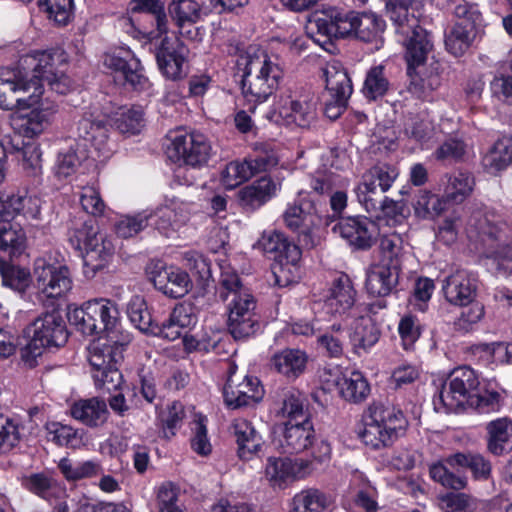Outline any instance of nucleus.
I'll return each instance as SVG.
<instances>
[{"instance_id":"49530a36","label":"nucleus","mask_w":512,"mask_h":512,"mask_svg":"<svg viewBox=\"0 0 512 512\" xmlns=\"http://www.w3.org/2000/svg\"><path fill=\"white\" fill-rule=\"evenodd\" d=\"M254 175L270 171L279 164V154L274 144L258 142L253 145V154L246 157Z\"/></svg>"},{"instance_id":"4c0bfd02","label":"nucleus","mask_w":512,"mask_h":512,"mask_svg":"<svg viewBox=\"0 0 512 512\" xmlns=\"http://www.w3.org/2000/svg\"><path fill=\"white\" fill-rule=\"evenodd\" d=\"M42 201L35 194L18 192L6 198L5 217L15 218L22 216L27 220H39L41 215Z\"/></svg>"},{"instance_id":"20e7f679","label":"nucleus","mask_w":512,"mask_h":512,"mask_svg":"<svg viewBox=\"0 0 512 512\" xmlns=\"http://www.w3.org/2000/svg\"><path fill=\"white\" fill-rule=\"evenodd\" d=\"M238 65L243 67L242 94L253 105L266 101L283 76L279 65L257 46H249L240 56Z\"/></svg>"},{"instance_id":"8fccbe9b","label":"nucleus","mask_w":512,"mask_h":512,"mask_svg":"<svg viewBox=\"0 0 512 512\" xmlns=\"http://www.w3.org/2000/svg\"><path fill=\"white\" fill-rule=\"evenodd\" d=\"M86 154H80L74 149L61 150L55 160L53 174L59 181L70 179L81 166L82 161L86 158Z\"/></svg>"},{"instance_id":"bf43d9fd","label":"nucleus","mask_w":512,"mask_h":512,"mask_svg":"<svg viewBox=\"0 0 512 512\" xmlns=\"http://www.w3.org/2000/svg\"><path fill=\"white\" fill-rule=\"evenodd\" d=\"M165 0H131L129 10L133 13L148 12L155 16L159 35L168 33V19L164 11Z\"/></svg>"},{"instance_id":"a211bd4d","label":"nucleus","mask_w":512,"mask_h":512,"mask_svg":"<svg viewBox=\"0 0 512 512\" xmlns=\"http://www.w3.org/2000/svg\"><path fill=\"white\" fill-rule=\"evenodd\" d=\"M324 75L330 96L325 105V114L330 119H337L345 110L348 98L352 94V83L347 72L336 63L328 65Z\"/></svg>"},{"instance_id":"72a5a7b5","label":"nucleus","mask_w":512,"mask_h":512,"mask_svg":"<svg viewBox=\"0 0 512 512\" xmlns=\"http://www.w3.org/2000/svg\"><path fill=\"white\" fill-rule=\"evenodd\" d=\"M487 450L502 456L512 451V420L507 417L497 418L485 426Z\"/></svg>"},{"instance_id":"79ce46f5","label":"nucleus","mask_w":512,"mask_h":512,"mask_svg":"<svg viewBox=\"0 0 512 512\" xmlns=\"http://www.w3.org/2000/svg\"><path fill=\"white\" fill-rule=\"evenodd\" d=\"M485 170L496 174L512 163V136L499 138L482 160Z\"/></svg>"},{"instance_id":"c756f323","label":"nucleus","mask_w":512,"mask_h":512,"mask_svg":"<svg viewBox=\"0 0 512 512\" xmlns=\"http://www.w3.org/2000/svg\"><path fill=\"white\" fill-rule=\"evenodd\" d=\"M77 136L97 151L105 150L108 141V125L104 115L96 112H85L77 124Z\"/></svg>"},{"instance_id":"4468645a","label":"nucleus","mask_w":512,"mask_h":512,"mask_svg":"<svg viewBox=\"0 0 512 512\" xmlns=\"http://www.w3.org/2000/svg\"><path fill=\"white\" fill-rule=\"evenodd\" d=\"M212 147L205 135L199 132H178L171 137L168 147L169 157L191 167L206 164L211 156Z\"/></svg>"},{"instance_id":"f3484780","label":"nucleus","mask_w":512,"mask_h":512,"mask_svg":"<svg viewBox=\"0 0 512 512\" xmlns=\"http://www.w3.org/2000/svg\"><path fill=\"white\" fill-rule=\"evenodd\" d=\"M279 116L286 124L308 127L316 118V100L310 93L282 92L276 102Z\"/></svg>"},{"instance_id":"ea45409f","label":"nucleus","mask_w":512,"mask_h":512,"mask_svg":"<svg viewBox=\"0 0 512 512\" xmlns=\"http://www.w3.org/2000/svg\"><path fill=\"white\" fill-rule=\"evenodd\" d=\"M234 434L238 444V455L248 460L256 454L262 445V437L246 419L239 418L233 423Z\"/></svg>"},{"instance_id":"864d4df0","label":"nucleus","mask_w":512,"mask_h":512,"mask_svg":"<svg viewBox=\"0 0 512 512\" xmlns=\"http://www.w3.org/2000/svg\"><path fill=\"white\" fill-rule=\"evenodd\" d=\"M475 29L473 25L466 26L462 22H457L446 36L445 45L447 50L454 56L463 55L475 37Z\"/></svg>"},{"instance_id":"b1692460","label":"nucleus","mask_w":512,"mask_h":512,"mask_svg":"<svg viewBox=\"0 0 512 512\" xmlns=\"http://www.w3.org/2000/svg\"><path fill=\"white\" fill-rule=\"evenodd\" d=\"M478 278L467 270H457L442 281V292L452 305L464 306L477 296Z\"/></svg>"},{"instance_id":"a18cd8bd","label":"nucleus","mask_w":512,"mask_h":512,"mask_svg":"<svg viewBox=\"0 0 512 512\" xmlns=\"http://www.w3.org/2000/svg\"><path fill=\"white\" fill-rule=\"evenodd\" d=\"M25 233L11 217L0 219V248L10 255L20 254L25 247Z\"/></svg>"},{"instance_id":"7c9ffc66","label":"nucleus","mask_w":512,"mask_h":512,"mask_svg":"<svg viewBox=\"0 0 512 512\" xmlns=\"http://www.w3.org/2000/svg\"><path fill=\"white\" fill-rule=\"evenodd\" d=\"M400 267L398 264H372L366 273V289L374 296L389 295L398 284Z\"/></svg>"},{"instance_id":"c85d7f7f","label":"nucleus","mask_w":512,"mask_h":512,"mask_svg":"<svg viewBox=\"0 0 512 512\" xmlns=\"http://www.w3.org/2000/svg\"><path fill=\"white\" fill-rule=\"evenodd\" d=\"M198 321L196 307L190 302L177 304L159 328L158 334L174 341L192 329Z\"/></svg>"},{"instance_id":"39448f33","label":"nucleus","mask_w":512,"mask_h":512,"mask_svg":"<svg viewBox=\"0 0 512 512\" xmlns=\"http://www.w3.org/2000/svg\"><path fill=\"white\" fill-rule=\"evenodd\" d=\"M407 426L403 413L393 406L381 403L371 404L362 417V428L358 435L361 441L372 449L391 445Z\"/></svg>"},{"instance_id":"aec40b11","label":"nucleus","mask_w":512,"mask_h":512,"mask_svg":"<svg viewBox=\"0 0 512 512\" xmlns=\"http://www.w3.org/2000/svg\"><path fill=\"white\" fill-rule=\"evenodd\" d=\"M333 232L358 250H368L376 242L378 226L365 216L341 218L333 227Z\"/></svg>"},{"instance_id":"e433bc0d","label":"nucleus","mask_w":512,"mask_h":512,"mask_svg":"<svg viewBox=\"0 0 512 512\" xmlns=\"http://www.w3.org/2000/svg\"><path fill=\"white\" fill-rule=\"evenodd\" d=\"M333 508V497L316 488L295 494L290 504V512H326Z\"/></svg>"},{"instance_id":"58836bf2","label":"nucleus","mask_w":512,"mask_h":512,"mask_svg":"<svg viewBox=\"0 0 512 512\" xmlns=\"http://www.w3.org/2000/svg\"><path fill=\"white\" fill-rule=\"evenodd\" d=\"M71 415L86 426L97 427L107 420L108 410L103 400L81 399L72 405Z\"/></svg>"},{"instance_id":"dca6fc26","label":"nucleus","mask_w":512,"mask_h":512,"mask_svg":"<svg viewBox=\"0 0 512 512\" xmlns=\"http://www.w3.org/2000/svg\"><path fill=\"white\" fill-rule=\"evenodd\" d=\"M398 177L395 167L389 165H377L366 171L360 183L354 188L358 202L368 213L378 209V200L374 198L377 187L382 193L387 192Z\"/></svg>"},{"instance_id":"c03bdc74","label":"nucleus","mask_w":512,"mask_h":512,"mask_svg":"<svg viewBox=\"0 0 512 512\" xmlns=\"http://www.w3.org/2000/svg\"><path fill=\"white\" fill-rule=\"evenodd\" d=\"M447 198L426 190H421L413 200L414 213L418 218L432 220L439 217L447 208Z\"/></svg>"},{"instance_id":"2eb2a0df","label":"nucleus","mask_w":512,"mask_h":512,"mask_svg":"<svg viewBox=\"0 0 512 512\" xmlns=\"http://www.w3.org/2000/svg\"><path fill=\"white\" fill-rule=\"evenodd\" d=\"M103 63L119 85L129 86L139 91L150 86L148 78L143 74L139 59L129 50L121 49L118 52L108 53L104 56Z\"/></svg>"},{"instance_id":"f257e3e1","label":"nucleus","mask_w":512,"mask_h":512,"mask_svg":"<svg viewBox=\"0 0 512 512\" xmlns=\"http://www.w3.org/2000/svg\"><path fill=\"white\" fill-rule=\"evenodd\" d=\"M417 0H389L386 11L396 27V33L406 48L410 91L419 98H427L442 83V64L429 57L433 44L429 33L419 25L416 15Z\"/></svg>"},{"instance_id":"69168bd1","label":"nucleus","mask_w":512,"mask_h":512,"mask_svg":"<svg viewBox=\"0 0 512 512\" xmlns=\"http://www.w3.org/2000/svg\"><path fill=\"white\" fill-rule=\"evenodd\" d=\"M184 417V407L180 402H173L160 413L159 421L165 438L170 439L176 434Z\"/></svg>"},{"instance_id":"473e14b6","label":"nucleus","mask_w":512,"mask_h":512,"mask_svg":"<svg viewBox=\"0 0 512 512\" xmlns=\"http://www.w3.org/2000/svg\"><path fill=\"white\" fill-rule=\"evenodd\" d=\"M280 187L271 177L264 176L240 189L239 200L244 207L255 210L274 198Z\"/></svg>"},{"instance_id":"13d9d810","label":"nucleus","mask_w":512,"mask_h":512,"mask_svg":"<svg viewBox=\"0 0 512 512\" xmlns=\"http://www.w3.org/2000/svg\"><path fill=\"white\" fill-rule=\"evenodd\" d=\"M346 336L347 333L342 324H333L318 337L317 342L329 357L339 358L344 353Z\"/></svg>"},{"instance_id":"774afa93","label":"nucleus","mask_w":512,"mask_h":512,"mask_svg":"<svg viewBox=\"0 0 512 512\" xmlns=\"http://www.w3.org/2000/svg\"><path fill=\"white\" fill-rule=\"evenodd\" d=\"M0 274L4 286L15 291L23 292L29 286L30 273L28 270L12 266L5 261H0Z\"/></svg>"},{"instance_id":"f03ea898","label":"nucleus","mask_w":512,"mask_h":512,"mask_svg":"<svg viewBox=\"0 0 512 512\" xmlns=\"http://www.w3.org/2000/svg\"><path fill=\"white\" fill-rule=\"evenodd\" d=\"M22 65L32 69V75L16 70L0 74V108L10 110L16 105H30L43 93L44 83L58 94H66L73 81L59 69L65 66L62 53L37 51L21 59Z\"/></svg>"},{"instance_id":"1a4fd4ad","label":"nucleus","mask_w":512,"mask_h":512,"mask_svg":"<svg viewBox=\"0 0 512 512\" xmlns=\"http://www.w3.org/2000/svg\"><path fill=\"white\" fill-rule=\"evenodd\" d=\"M226 301L227 325L233 338L242 340L255 335L260 329V316L255 297L249 290H242Z\"/></svg>"},{"instance_id":"338daca9","label":"nucleus","mask_w":512,"mask_h":512,"mask_svg":"<svg viewBox=\"0 0 512 512\" xmlns=\"http://www.w3.org/2000/svg\"><path fill=\"white\" fill-rule=\"evenodd\" d=\"M450 466L443 460L430 466V476L445 488L462 490L467 485L465 477L456 475L450 470Z\"/></svg>"},{"instance_id":"0eeeda50","label":"nucleus","mask_w":512,"mask_h":512,"mask_svg":"<svg viewBox=\"0 0 512 512\" xmlns=\"http://www.w3.org/2000/svg\"><path fill=\"white\" fill-rule=\"evenodd\" d=\"M260 245L266 253H276L275 263L272 267L275 284L279 287H287L297 282L301 259L300 248L288 241L280 232L264 234Z\"/></svg>"},{"instance_id":"bb28decb","label":"nucleus","mask_w":512,"mask_h":512,"mask_svg":"<svg viewBox=\"0 0 512 512\" xmlns=\"http://www.w3.org/2000/svg\"><path fill=\"white\" fill-rule=\"evenodd\" d=\"M364 309H359L349 324V336L354 352L360 355L367 352L379 340L381 332L375 319L369 313L361 314Z\"/></svg>"},{"instance_id":"412c9836","label":"nucleus","mask_w":512,"mask_h":512,"mask_svg":"<svg viewBox=\"0 0 512 512\" xmlns=\"http://www.w3.org/2000/svg\"><path fill=\"white\" fill-rule=\"evenodd\" d=\"M147 271L155 288L171 298L183 297L191 289L189 275L179 267L156 261L150 263Z\"/></svg>"},{"instance_id":"423d86ee","label":"nucleus","mask_w":512,"mask_h":512,"mask_svg":"<svg viewBox=\"0 0 512 512\" xmlns=\"http://www.w3.org/2000/svg\"><path fill=\"white\" fill-rule=\"evenodd\" d=\"M69 240L78 250L84 251V275L93 278L96 273L110 262L114 246L92 221L84 222L80 228L70 232Z\"/></svg>"},{"instance_id":"ddd939ff","label":"nucleus","mask_w":512,"mask_h":512,"mask_svg":"<svg viewBox=\"0 0 512 512\" xmlns=\"http://www.w3.org/2000/svg\"><path fill=\"white\" fill-rule=\"evenodd\" d=\"M159 33L151 37L155 42V57L162 75L170 80H178L185 75L184 65L188 49L175 36Z\"/></svg>"},{"instance_id":"6ab92c4d","label":"nucleus","mask_w":512,"mask_h":512,"mask_svg":"<svg viewBox=\"0 0 512 512\" xmlns=\"http://www.w3.org/2000/svg\"><path fill=\"white\" fill-rule=\"evenodd\" d=\"M88 360L93 368L92 377L97 387L111 391L120 385L122 375L117 365L122 361V356L119 351L109 354L100 344L90 345Z\"/></svg>"},{"instance_id":"f704fd0d","label":"nucleus","mask_w":512,"mask_h":512,"mask_svg":"<svg viewBox=\"0 0 512 512\" xmlns=\"http://www.w3.org/2000/svg\"><path fill=\"white\" fill-rule=\"evenodd\" d=\"M352 32L364 42H379L385 31L386 23L375 13L349 12Z\"/></svg>"},{"instance_id":"c9c22d12","label":"nucleus","mask_w":512,"mask_h":512,"mask_svg":"<svg viewBox=\"0 0 512 512\" xmlns=\"http://www.w3.org/2000/svg\"><path fill=\"white\" fill-rule=\"evenodd\" d=\"M333 384L345 400L355 403L363 401L370 393L369 384L359 371H353L346 376L340 370H335Z\"/></svg>"},{"instance_id":"0e129e2a","label":"nucleus","mask_w":512,"mask_h":512,"mask_svg":"<svg viewBox=\"0 0 512 512\" xmlns=\"http://www.w3.org/2000/svg\"><path fill=\"white\" fill-rule=\"evenodd\" d=\"M379 251L381 263L389 265L398 264L403 255V239L399 233L385 234L380 238Z\"/></svg>"},{"instance_id":"3c124183","label":"nucleus","mask_w":512,"mask_h":512,"mask_svg":"<svg viewBox=\"0 0 512 512\" xmlns=\"http://www.w3.org/2000/svg\"><path fill=\"white\" fill-rule=\"evenodd\" d=\"M389 86L384 66L377 65L367 71L362 93L366 99L376 100L387 93Z\"/></svg>"},{"instance_id":"5fc2aeb1","label":"nucleus","mask_w":512,"mask_h":512,"mask_svg":"<svg viewBox=\"0 0 512 512\" xmlns=\"http://www.w3.org/2000/svg\"><path fill=\"white\" fill-rule=\"evenodd\" d=\"M254 175L247 159L236 160L228 163L221 172L220 181L226 189H234L248 181Z\"/></svg>"},{"instance_id":"5701e85b","label":"nucleus","mask_w":512,"mask_h":512,"mask_svg":"<svg viewBox=\"0 0 512 512\" xmlns=\"http://www.w3.org/2000/svg\"><path fill=\"white\" fill-rule=\"evenodd\" d=\"M27 338L42 342L47 347H59L67 341L65 322L58 311L41 314L25 329Z\"/></svg>"},{"instance_id":"9b49d317","label":"nucleus","mask_w":512,"mask_h":512,"mask_svg":"<svg viewBox=\"0 0 512 512\" xmlns=\"http://www.w3.org/2000/svg\"><path fill=\"white\" fill-rule=\"evenodd\" d=\"M307 29L313 41L326 50L332 38H343L352 33L349 13L335 7L317 10L310 18Z\"/></svg>"},{"instance_id":"a19ab883","label":"nucleus","mask_w":512,"mask_h":512,"mask_svg":"<svg viewBox=\"0 0 512 512\" xmlns=\"http://www.w3.org/2000/svg\"><path fill=\"white\" fill-rule=\"evenodd\" d=\"M104 310L97 303L86 301L81 307L69 308L67 317L71 325L84 335H94L101 333L98 329L97 320L94 315H101Z\"/></svg>"},{"instance_id":"2f4dec72","label":"nucleus","mask_w":512,"mask_h":512,"mask_svg":"<svg viewBox=\"0 0 512 512\" xmlns=\"http://www.w3.org/2000/svg\"><path fill=\"white\" fill-rule=\"evenodd\" d=\"M308 354L299 348H285L271 357V367L288 380L301 376L308 364Z\"/></svg>"},{"instance_id":"603ef678","label":"nucleus","mask_w":512,"mask_h":512,"mask_svg":"<svg viewBox=\"0 0 512 512\" xmlns=\"http://www.w3.org/2000/svg\"><path fill=\"white\" fill-rule=\"evenodd\" d=\"M127 314L131 323L140 331L158 334L160 327L154 324L147 305L141 296L132 297L128 304Z\"/></svg>"},{"instance_id":"680f3d73","label":"nucleus","mask_w":512,"mask_h":512,"mask_svg":"<svg viewBox=\"0 0 512 512\" xmlns=\"http://www.w3.org/2000/svg\"><path fill=\"white\" fill-rule=\"evenodd\" d=\"M474 184V178L469 173L458 172L450 176L445 187L447 200L463 202L472 193Z\"/></svg>"},{"instance_id":"e2e57ef3","label":"nucleus","mask_w":512,"mask_h":512,"mask_svg":"<svg viewBox=\"0 0 512 512\" xmlns=\"http://www.w3.org/2000/svg\"><path fill=\"white\" fill-rule=\"evenodd\" d=\"M405 133L417 141L430 138L433 132V123L427 111L417 114L409 113L405 120Z\"/></svg>"},{"instance_id":"4d7b16f0","label":"nucleus","mask_w":512,"mask_h":512,"mask_svg":"<svg viewBox=\"0 0 512 512\" xmlns=\"http://www.w3.org/2000/svg\"><path fill=\"white\" fill-rule=\"evenodd\" d=\"M465 403L467 401L462 397V394L448 380L433 398L434 410L438 413L456 412Z\"/></svg>"},{"instance_id":"4be33fe9","label":"nucleus","mask_w":512,"mask_h":512,"mask_svg":"<svg viewBox=\"0 0 512 512\" xmlns=\"http://www.w3.org/2000/svg\"><path fill=\"white\" fill-rule=\"evenodd\" d=\"M356 290L347 275L335 279L323 296V310L331 316L356 315L361 309L355 306Z\"/></svg>"},{"instance_id":"393cba45","label":"nucleus","mask_w":512,"mask_h":512,"mask_svg":"<svg viewBox=\"0 0 512 512\" xmlns=\"http://www.w3.org/2000/svg\"><path fill=\"white\" fill-rule=\"evenodd\" d=\"M263 395V386L259 379L253 376H245L242 382L237 384L230 376L223 389L224 402L233 409L255 404Z\"/></svg>"},{"instance_id":"37998d69","label":"nucleus","mask_w":512,"mask_h":512,"mask_svg":"<svg viewBox=\"0 0 512 512\" xmlns=\"http://www.w3.org/2000/svg\"><path fill=\"white\" fill-rule=\"evenodd\" d=\"M47 439L58 446L78 449L85 445V433L60 422H48L45 425Z\"/></svg>"},{"instance_id":"cd10ccee","label":"nucleus","mask_w":512,"mask_h":512,"mask_svg":"<svg viewBox=\"0 0 512 512\" xmlns=\"http://www.w3.org/2000/svg\"><path fill=\"white\" fill-rule=\"evenodd\" d=\"M315 442V430L311 420L284 423L278 447L283 453L297 454L310 448Z\"/></svg>"},{"instance_id":"a878e982","label":"nucleus","mask_w":512,"mask_h":512,"mask_svg":"<svg viewBox=\"0 0 512 512\" xmlns=\"http://www.w3.org/2000/svg\"><path fill=\"white\" fill-rule=\"evenodd\" d=\"M55 113L54 106L43 105L30 111L20 110L11 116V125L18 134L33 138L50 125Z\"/></svg>"},{"instance_id":"de8ad7c7","label":"nucleus","mask_w":512,"mask_h":512,"mask_svg":"<svg viewBox=\"0 0 512 512\" xmlns=\"http://www.w3.org/2000/svg\"><path fill=\"white\" fill-rule=\"evenodd\" d=\"M169 13L179 28L192 26L202 17L201 5L195 0H174L169 5Z\"/></svg>"},{"instance_id":"6e6552de","label":"nucleus","mask_w":512,"mask_h":512,"mask_svg":"<svg viewBox=\"0 0 512 512\" xmlns=\"http://www.w3.org/2000/svg\"><path fill=\"white\" fill-rule=\"evenodd\" d=\"M283 220L286 227L297 234L303 247L312 248L318 243L317 226L320 219L307 191H299L294 202L287 205Z\"/></svg>"},{"instance_id":"9d476101","label":"nucleus","mask_w":512,"mask_h":512,"mask_svg":"<svg viewBox=\"0 0 512 512\" xmlns=\"http://www.w3.org/2000/svg\"><path fill=\"white\" fill-rule=\"evenodd\" d=\"M33 276L37 289L47 298L62 297L72 288L69 268L52 255L35 260Z\"/></svg>"},{"instance_id":"f8f14e48","label":"nucleus","mask_w":512,"mask_h":512,"mask_svg":"<svg viewBox=\"0 0 512 512\" xmlns=\"http://www.w3.org/2000/svg\"><path fill=\"white\" fill-rule=\"evenodd\" d=\"M195 208L194 203L189 201L175 197L166 199L154 211L148 212L149 223L161 235L173 238L188 222L192 213L195 212Z\"/></svg>"},{"instance_id":"6e6d98bb","label":"nucleus","mask_w":512,"mask_h":512,"mask_svg":"<svg viewBox=\"0 0 512 512\" xmlns=\"http://www.w3.org/2000/svg\"><path fill=\"white\" fill-rule=\"evenodd\" d=\"M278 415L286 419L284 423H295L310 420L309 413L304 409V398L298 391H289L285 394L282 407Z\"/></svg>"},{"instance_id":"052dcab7","label":"nucleus","mask_w":512,"mask_h":512,"mask_svg":"<svg viewBox=\"0 0 512 512\" xmlns=\"http://www.w3.org/2000/svg\"><path fill=\"white\" fill-rule=\"evenodd\" d=\"M447 380L462 394L467 402L479 386L477 374L473 369L466 366L454 369Z\"/></svg>"},{"instance_id":"09e8293b","label":"nucleus","mask_w":512,"mask_h":512,"mask_svg":"<svg viewBox=\"0 0 512 512\" xmlns=\"http://www.w3.org/2000/svg\"><path fill=\"white\" fill-rule=\"evenodd\" d=\"M309 185L313 192L328 195L336 188H346L349 181L331 169H318L310 176Z\"/></svg>"},{"instance_id":"7ed1b4c3","label":"nucleus","mask_w":512,"mask_h":512,"mask_svg":"<svg viewBox=\"0 0 512 512\" xmlns=\"http://www.w3.org/2000/svg\"><path fill=\"white\" fill-rule=\"evenodd\" d=\"M464 231L468 238L481 241L485 266L498 276L512 275V229L484 207L469 208Z\"/></svg>"}]
</instances>
